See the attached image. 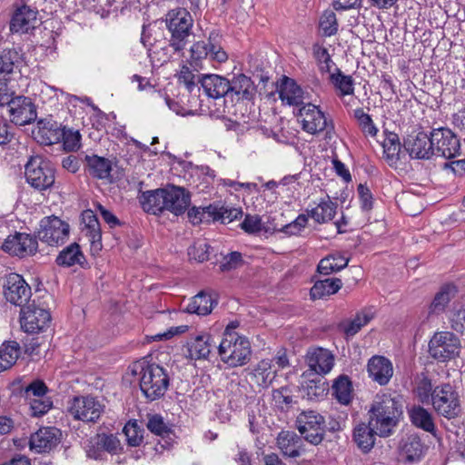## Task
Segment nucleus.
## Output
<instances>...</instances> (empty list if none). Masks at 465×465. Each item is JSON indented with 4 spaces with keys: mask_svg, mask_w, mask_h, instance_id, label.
I'll list each match as a JSON object with an SVG mask.
<instances>
[{
    "mask_svg": "<svg viewBox=\"0 0 465 465\" xmlns=\"http://www.w3.org/2000/svg\"><path fill=\"white\" fill-rule=\"evenodd\" d=\"M403 414L401 397L391 393L377 394L369 410V420L378 436L389 437Z\"/></svg>",
    "mask_w": 465,
    "mask_h": 465,
    "instance_id": "obj_1",
    "label": "nucleus"
},
{
    "mask_svg": "<svg viewBox=\"0 0 465 465\" xmlns=\"http://www.w3.org/2000/svg\"><path fill=\"white\" fill-rule=\"evenodd\" d=\"M133 372L139 373V387L147 401H153L164 396L170 385V375L165 368L143 361L134 364Z\"/></svg>",
    "mask_w": 465,
    "mask_h": 465,
    "instance_id": "obj_2",
    "label": "nucleus"
},
{
    "mask_svg": "<svg viewBox=\"0 0 465 465\" xmlns=\"http://www.w3.org/2000/svg\"><path fill=\"white\" fill-rule=\"evenodd\" d=\"M217 348L221 360L230 367L243 366L251 360L252 349L249 340L230 328L225 329Z\"/></svg>",
    "mask_w": 465,
    "mask_h": 465,
    "instance_id": "obj_3",
    "label": "nucleus"
},
{
    "mask_svg": "<svg viewBox=\"0 0 465 465\" xmlns=\"http://www.w3.org/2000/svg\"><path fill=\"white\" fill-rule=\"evenodd\" d=\"M430 403L439 416L448 420L462 415L459 392L450 382H443L434 387V395Z\"/></svg>",
    "mask_w": 465,
    "mask_h": 465,
    "instance_id": "obj_4",
    "label": "nucleus"
},
{
    "mask_svg": "<svg viewBox=\"0 0 465 465\" xmlns=\"http://www.w3.org/2000/svg\"><path fill=\"white\" fill-rule=\"evenodd\" d=\"M460 341L450 331L436 332L429 341V353L440 362H447L456 359L460 352Z\"/></svg>",
    "mask_w": 465,
    "mask_h": 465,
    "instance_id": "obj_5",
    "label": "nucleus"
},
{
    "mask_svg": "<svg viewBox=\"0 0 465 465\" xmlns=\"http://www.w3.org/2000/svg\"><path fill=\"white\" fill-rule=\"evenodd\" d=\"M26 182L35 189L43 191L50 188L54 183V170L51 163L40 156L29 159L25 167Z\"/></svg>",
    "mask_w": 465,
    "mask_h": 465,
    "instance_id": "obj_6",
    "label": "nucleus"
},
{
    "mask_svg": "<svg viewBox=\"0 0 465 465\" xmlns=\"http://www.w3.org/2000/svg\"><path fill=\"white\" fill-rule=\"evenodd\" d=\"M85 450L88 458L104 460L106 454L118 455L123 452L124 448L116 434L101 432L87 440Z\"/></svg>",
    "mask_w": 465,
    "mask_h": 465,
    "instance_id": "obj_7",
    "label": "nucleus"
},
{
    "mask_svg": "<svg viewBox=\"0 0 465 465\" xmlns=\"http://www.w3.org/2000/svg\"><path fill=\"white\" fill-rule=\"evenodd\" d=\"M69 224L56 216L44 217L39 223L36 237L50 246L64 244L69 238Z\"/></svg>",
    "mask_w": 465,
    "mask_h": 465,
    "instance_id": "obj_8",
    "label": "nucleus"
},
{
    "mask_svg": "<svg viewBox=\"0 0 465 465\" xmlns=\"http://www.w3.org/2000/svg\"><path fill=\"white\" fill-rule=\"evenodd\" d=\"M297 429L302 438L307 442L317 446L324 440V417L314 411L302 412L296 420Z\"/></svg>",
    "mask_w": 465,
    "mask_h": 465,
    "instance_id": "obj_9",
    "label": "nucleus"
},
{
    "mask_svg": "<svg viewBox=\"0 0 465 465\" xmlns=\"http://www.w3.org/2000/svg\"><path fill=\"white\" fill-rule=\"evenodd\" d=\"M50 322L51 314L49 311L36 305L35 300L21 308L20 324L24 331L38 333L47 329Z\"/></svg>",
    "mask_w": 465,
    "mask_h": 465,
    "instance_id": "obj_10",
    "label": "nucleus"
},
{
    "mask_svg": "<svg viewBox=\"0 0 465 465\" xmlns=\"http://www.w3.org/2000/svg\"><path fill=\"white\" fill-rule=\"evenodd\" d=\"M69 413L84 422L95 423L104 411V405L92 396L74 397L68 408Z\"/></svg>",
    "mask_w": 465,
    "mask_h": 465,
    "instance_id": "obj_11",
    "label": "nucleus"
},
{
    "mask_svg": "<svg viewBox=\"0 0 465 465\" xmlns=\"http://www.w3.org/2000/svg\"><path fill=\"white\" fill-rule=\"evenodd\" d=\"M433 155L451 159L460 154V143L457 135L449 128L434 129L430 133Z\"/></svg>",
    "mask_w": 465,
    "mask_h": 465,
    "instance_id": "obj_12",
    "label": "nucleus"
},
{
    "mask_svg": "<svg viewBox=\"0 0 465 465\" xmlns=\"http://www.w3.org/2000/svg\"><path fill=\"white\" fill-rule=\"evenodd\" d=\"M3 292L5 300L10 303L23 308L31 298L32 290L30 285L18 273H9L5 277Z\"/></svg>",
    "mask_w": 465,
    "mask_h": 465,
    "instance_id": "obj_13",
    "label": "nucleus"
},
{
    "mask_svg": "<svg viewBox=\"0 0 465 465\" xmlns=\"http://www.w3.org/2000/svg\"><path fill=\"white\" fill-rule=\"evenodd\" d=\"M298 115L302 117V129L312 134L326 130L327 134L333 131L334 126L328 124L327 118L318 106L307 103L299 108Z\"/></svg>",
    "mask_w": 465,
    "mask_h": 465,
    "instance_id": "obj_14",
    "label": "nucleus"
},
{
    "mask_svg": "<svg viewBox=\"0 0 465 465\" xmlns=\"http://www.w3.org/2000/svg\"><path fill=\"white\" fill-rule=\"evenodd\" d=\"M36 236L25 232H15L9 235L4 242L2 249L12 254L24 258L35 254L38 249Z\"/></svg>",
    "mask_w": 465,
    "mask_h": 465,
    "instance_id": "obj_15",
    "label": "nucleus"
},
{
    "mask_svg": "<svg viewBox=\"0 0 465 465\" xmlns=\"http://www.w3.org/2000/svg\"><path fill=\"white\" fill-rule=\"evenodd\" d=\"M10 120L15 125H26L35 122L37 117L36 106L32 99L26 96H15L8 106Z\"/></svg>",
    "mask_w": 465,
    "mask_h": 465,
    "instance_id": "obj_16",
    "label": "nucleus"
},
{
    "mask_svg": "<svg viewBox=\"0 0 465 465\" xmlns=\"http://www.w3.org/2000/svg\"><path fill=\"white\" fill-rule=\"evenodd\" d=\"M403 147L413 159H430L433 155L430 134L423 131L412 132L403 141Z\"/></svg>",
    "mask_w": 465,
    "mask_h": 465,
    "instance_id": "obj_17",
    "label": "nucleus"
},
{
    "mask_svg": "<svg viewBox=\"0 0 465 465\" xmlns=\"http://www.w3.org/2000/svg\"><path fill=\"white\" fill-rule=\"evenodd\" d=\"M216 347L209 333L191 335L183 346L182 351L185 358L193 361L206 360L212 350Z\"/></svg>",
    "mask_w": 465,
    "mask_h": 465,
    "instance_id": "obj_18",
    "label": "nucleus"
},
{
    "mask_svg": "<svg viewBox=\"0 0 465 465\" xmlns=\"http://www.w3.org/2000/svg\"><path fill=\"white\" fill-rule=\"evenodd\" d=\"M164 194V211L176 216L184 213L191 203V193L183 187L169 184Z\"/></svg>",
    "mask_w": 465,
    "mask_h": 465,
    "instance_id": "obj_19",
    "label": "nucleus"
},
{
    "mask_svg": "<svg viewBox=\"0 0 465 465\" xmlns=\"http://www.w3.org/2000/svg\"><path fill=\"white\" fill-rule=\"evenodd\" d=\"M61 436V430L55 427L40 428L30 437V449L37 453L48 452L58 445Z\"/></svg>",
    "mask_w": 465,
    "mask_h": 465,
    "instance_id": "obj_20",
    "label": "nucleus"
},
{
    "mask_svg": "<svg viewBox=\"0 0 465 465\" xmlns=\"http://www.w3.org/2000/svg\"><path fill=\"white\" fill-rule=\"evenodd\" d=\"M34 139L44 145H50L61 142L64 135V128L52 119H40L32 131Z\"/></svg>",
    "mask_w": 465,
    "mask_h": 465,
    "instance_id": "obj_21",
    "label": "nucleus"
},
{
    "mask_svg": "<svg viewBox=\"0 0 465 465\" xmlns=\"http://www.w3.org/2000/svg\"><path fill=\"white\" fill-rule=\"evenodd\" d=\"M84 171L93 179L114 182L113 161L109 158L95 153L86 154L84 156Z\"/></svg>",
    "mask_w": 465,
    "mask_h": 465,
    "instance_id": "obj_22",
    "label": "nucleus"
},
{
    "mask_svg": "<svg viewBox=\"0 0 465 465\" xmlns=\"http://www.w3.org/2000/svg\"><path fill=\"white\" fill-rule=\"evenodd\" d=\"M228 97L232 101L252 100L256 93V87L252 79L243 74L234 75L228 82Z\"/></svg>",
    "mask_w": 465,
    "mask_h": 465,
    "instance_id": "obj_23",
    "label": "nucleus"
},
{
    "mask_svg": "<svg viewBox=\"0 0 465 465\" xmlns=\"http://www.w3.org/2000/svg\"><path fill=\"white\" fill-rule=\"evenodd\" d=\"M367 371L369 376L381 386L388 384L393 375L391 361L380 355H374L369 360Z\"/></svg>",
    "mask_w": 465,
    "mask_h": 465,
    "instance_id": "obj_24",
    "label": "nucleus"
},
{
    "mask_svg": "<svg viewBox=\"0 0 465 465\" xmlns=\"http://www.w3.org/2000/svg\"><path fill=\"white\" fill-rule=\"evenodd\" d=\"M306 362L311 371L324 375L331 371L334 365L332 353L323 348H315L307 352Z\"/></svg>",
    "mask_w": 465,
    "mask_h": 465,
    "instance_id": "obj_25",
    "label": "nucleus"
},
{
    "mask_svg": "<svg viewBox=\"0 0 465 465\" xmlns=\"http://www.w3.org/2000/svg\"><path fill=\"white\" fill-rule=\"evenodd\" d=\"M303 440L293 431L282 430L278 434L276 443L283 456L297 458L305 451Z\"/></svg>",
    "mask_w": 465,
    "mask_h": 465,
    "instance_id": "obj_26",
    "label": "nucleus"
},
{
    "mask_svg": "<svg viewBox=\"0 0 465 465\" xmlns=\"http://www.w3.org/2000/svg\"><path fill=\"white\" fill-rule=\"evenodd\" d=\"M206 95L213 99L221 97H228V82L229 79L218 74H203L198 79Z\"/></svg>",
    "mask_w": 465,
    "mask_h": 465,
    "instance_id": "obj_27",
    "label": "nucleus"
},
{
    "mask_svg": "<svg viewBox=\"0 0 465 465\" xmlns=\"http://www.w3.org/2000/svg\"><path fill=\"white\" fill-rule=\"evenodd\" d=\"M38 12L27 5L15 6L11 19L9 29H35Z\"/></svg>",
    "mask_w": 465,
    "mask_h": 465,
    "instance_id": "obj_28",
    "label": "nucleus"
},
{
    "mask_svg": "<svg viewBox=\"0 0 465 465\" xmlns=\"http://www.w3.org/2000/svg\"><path fill=\"white\" fill-rule=\"evenodd\" d=\"M377 430L368 423L361 422L354 429L352 433L353 441L363 452L369 453L375 445Z\"/></svg>",
    "mask_w": 465,
    "mask_h": 465,
    "instance_id": "obj_29",
    "label": "nucleus"
},
{
    "mask_svg": "<svg viewBox=\"0 0 465 465\" xmlns=\"http://www.w3.org/2000/svg\"><path fill=\"white\" fill-rule=\"evenodd\" d=\"M82 221L84 224V232L88 237L93 249L100 251L102 245V232L98 218L92 210H85L82 213Z\"/></svg>",
    "mask_w": 465,
    "mask_h": 465,
    "instance_id": "obj_30",
    "label": "nucleus"
},
{
    "mask_svg": "<svg viewBox=\"0 0 465 465\" xmlns=\"http://www.w3.org/2000/svg\"><path fill=\"white\" fill-rule=\"evenodd\" d=\"M304 93L302 89L295 83L294 80L285 77L280 91L279 95L282 102H286L290 105L303 106L307 103H304Z\"/></svg>",
    "mask_w": 465,
    "mask_h": 465,
    "instance_id": "obj_31",
    "label": "nucleus"
},
{
    "mask_svg": "<svg viewBox=\"0 0 465 465\" xmlns=\"http://www.w3.org/2000/svg\"><path fill=\"white\" fill-rule=\"evenodd\" d=\"M85 256L83 253L78 243L73 242L64 247L56 256L55 262L61 267H72L75 264L84 266L85 263Z\"/></svg>",
    "mask_w": 465,
    "mask_h": 465,
    "instance_id": "obj_32",
    "label": "nucleus"
},
{
    "mask_svg": "<svg viewBox=\"0 0 465 465\" xmlns=\"http://www.w3.org/2000/svg\"><path fill=\"white\" fill-rule=\"evenodd\" d=\"M164 193L165 187L143 192L139 198L143 209L153 214L164 212Z\"/></svg>",
    "mask_w": 465,
    "mask_h": 465,
    "instance_id": "obj_33",
    "label": "nucleus"
},
{
    "mask_svg": "<svg viewBox=\"0 0 465 465\" xmlns=\"http://www.w3.org/2000/svg\"><path fill=\"white\" fill-rule=\"evenodd\" d=\"M218 302L213 298L208 292L202 291L193 297L185 311L188 313H195L197 315H208L212 312L213 307Z\"/></svg>",
    "mask_w": 465,
    "mask_h": 465,
    "instance_id": "obj_34",
    "label": "nucleus"
},
{
    "mask_svg": "<svg viewBox=\"0 0 465 465\" xmlns=\"http://www.w3.org/2000/svg\"><path fill=\"white\" fill-rule=\"evenodd\" d=\"M22 56L14 48L5 49L0 54V81H7L21 64Z\"/></svg>",
    "mask_w": 465,
    "mask_h": 465,
    "instance_id": "obj_35",
    "label": "nucleus"
},
{
    "mask_svg": "<svg viewBox=\"0 0 465 465\" xmlns=\"http://www.w3.org/2000/svg\"><path fill=\"white\" fill-rule=\"evenodd\" d=\"M337 203L331 201L327 196L318 203V205L308 212L309 217L318 223H325L332 220L335 216Z\"/></svg>",
    "mask_w": 465,
    "mask_h": 465,
    "instance_id": "obj_36",
    "label": "nucleus"
},
{
    "mask_svg": "<svg viewBox=\"0 0 465 465\" xmlns=\"http://www.w3.org/2000/svg\"><path fill=\"white\" fill-rule=\"evenodd\" d=\"M342 286L339 278H327L315 282L311 288L310 295L312 300L322 299L325 296L336 293Z\"/></svg>",
    "mask_w": 465,
    "mask_h": 465,
    "instance_id": "obj_37",
    "label": "nucleus"
},
{
    "mask_svg": "<svg viewBox=\"0 0 465 465\" xmlns=\"http://www.w3.org/2000/svg\"><path fill=\"white\" fill-rule=\"evenodd\" d=\"M332 395L342 405H348L352 400V384L347 375H340L331 386Z\"/></svg>",
    "mask_w": 465,
    "mask_h": 465,
    "instance_id": "obj_38",
    "label": "nucleus"
},
{
    "mask_svg": "<svg viewBox=\"0 0 465 465\" xmlns=\"http://www.w3.org/2000/svg\"><path fill=\"white\" fill-rule=\"evenodd\" d=\"M455 286L451 284L443 285L440 290L435 294L430 307V314H440L443 312L456 293Z\"/></svg>",
    "mask_w": 465,
    "mask_h": 465,
    "instance_id": "obj_39",
    "label": "nucleus"
},
{
    "mask_svg": "<svg viewBox=\"0 0 465 465\" xmlns=\"http://www.w3.org/2000/svg\"><path fill=\"white\" fill-rule=\"evenodd\" d=\"M193 22L192 15L184 8L171 10L165 19L168 29H191Z\"/></svg>",
    "mask_w": 465,
    "mask_h": 465,
    "instance_id": "obj_40",
    "label": "nucleus"
},
{
    "mask_svg": "<svg viewBox=\"0 0 465 465\" xmlns=\"http://www.w3.org/2000/svg\"><path fill=\"white\" fill-rule=\"evenodd\" d=\"M410 418L413 425L434 434L436 428L432 415L421 406L413 407L410 411Z\"/></svg>",
    "mask_w": 465,
    "mask_h": 465,
    "instance_id": "obj_41",
    "label": "nucleus"
},
{
    "mask_svg": "<svg viewBox=\"0 0 465 465\" xmlns=\"http://www.w3.org/2000/svg\"><path fill=\"white\" fill-rule=\"evenodd\" d=\"M424 450L423 443L416 435L407 437L401 448L402 455L410 462L420 460L424 454Z\"/></svg>",
    "mask_w": 465,
    "mask_h": 465,
    "instance_id": "obj_42",
    "label": "nucleus"
},
{
    "mask_svg": "<svg viewBox=\"0 0 465 465\" xmlns=\"http://www.w3.org/2000/svg\"><path fill=\"white\" fill-rule=\"evenodd\" d=\"M20 354L18 342L12 341L5 342L0 347V372L11 368Z\"/></svg>",
    "mask_w": 465,
    "mask_h": 465,
    "instance_id": "obj_43",
    "label": "nucleus"
},
{
    "mask_svg": "<svg viewBox=\"0 0 465 465\" xmlns=\"http://www.w3.org/2000/svg\"><path fill=\"white\" fill-rule=\"evenodd\" d=\"M383 153L388 163L391 166L400 160L401 144L400 138L395 133H389L382 143Z\"/></svg>",
    "mask_w": 465,
    "mask_h": 465,
    "instance_id": "obj_44",
    "label": "nucleus"
},
{
    "mask_svg": "<svg viewBox=\"0 0 465 465\" xmlns=\"http://www.w3.org/2000/svg\"><path fill=\"white\" fill-rule=\"evenodd\" d=\"M48 387L44 381L36 379L30 383L19 388V394L25 398L26 402L32 401L35 399H43L48 392Z\"/></svg>",
    "mask_w": 465,
    "mask_h": 465,
    "instance_id": "obj_45",
    "label": "nucleus"
},
{
    "mask_svg": "<svg viewBox=\"0 0 465 465\" xmlns=\"http://www.w3.org/2000/svg\"><path fill=\"white\" fill-rule=\"evenodd\" d=\"M349 260L341 255H329L322 259L317 266L319 273L329 275L348 265Z\"/></svg>",
    "mask_w": 465,
    "mask_h": 465,
    "instance_id": "obj_46",
    "label": "nucleus"
},
{
    "mask_svg": "<svg viewBox=\"0 0 465 465\" xmlns=\"http://www.w3.org/2000/svg\"><path fill=\"white\" fill-rule=\"evenodd\" d=\"M330 81L341 93V95H350L354 92V81L351 75L344 74L339 68L330 74Z\"/></svg>",
    "mask_w": 465,
    "mask_h": 465,
    "instance_id": "obj_47",
    "label": "nucleus"
},
{
    "mask_svg": "<svg viewBox=\"0 0 465 465\" xmlns=\"http://www.w3.org/2000/svg\"><path fill=\"white\" fill-rule=\"evenodd\" d=\"M374 317L371 309H364L358 312L345 327L344 332L348 336L355 335L363 326L367 325Z\"/></svg>",
    "mask_w": 465,
    "mask_h": 465,
    "instance_id": "obj_48",
    "label": "nucleus"
},
{
    "mask_svg": "<svg viewBox=\"0 0 465 465\" xmlns=\"http://www.w3.org/2000/svg\"><path fill=\"white\" fill-rule=\"evenodd\" d=\"M146 427L152 433L163 439L169 437L173 432L171 426L160 414H149Z\"/></svg>",
    "mask_w": 465,
    "mask_h": 465,
    "instance_id": "obj_49",
    "label": "nucleus"
},
{
    "mask_svg": "<svg viewBox=\"0 0 465 465\" xmlns=\"http://www.w3.org/2000/svg\"><path fill=\"white\" fill-rule=\"evenodd\" d=\"M434 387L431 383V380L421 373V376L417 381L415 391L420 402L430 403L434 395Z\"/></svg>",
    "mask_w": 465,
    "mask_h": 465,
    "instance_id": "obj_50",
    "label": "nucleus"
},
{
    "mask_svg": "<svg viewBox=\"0 0 465 465\" xmlns=\"http://www.w3.org/2000/svg\"><path fill=\"white\" fill-rule=\"evenodd\" d=\"M123 431L126 436V441L129 446L138 447L142 444L144 430L138 425L136 420L127 422Z\"/></svg>",
    "mask_w": 465,
    "mask_h": 465,
    "instance_id": "obj_51",
    "label": "nucleus"
},
{
    "mask_svg": "<svg viewBox=\"0 0 465 465\" xmlns=\"http://www.w3.org/2000/svg\"><path fill=\"white\" fill-rule=\"evenodd\" d=\"M312 54L319 65L320 71L322 73H331V66L334 65V64L327 48L316 43L312 45Z\"/></svg>",
    "mask_w": 465,
    "mask_h": 465,
    "instance_id": "obj_52",
    "label": "nucleus"
},
{
    "mask_svg": "<svg viewBox=\"0 0 465 465\" xmlns=\"http://www.w3.org/2000/svg\"><path fill=\"white\" fill-rule=\"evenodd\" d=\"M353 116L357 120L358 124L366 135L371 137L375 136L378 133V129L375 126L370 114H365L362 108H357L353 112Z\"/></svg>",
    "mask_w": 465,
    "mask_h": 465,
    "instance_id": "obj_53",
    "label": "nucleus"
},
{
    "mask_svg": "<svg viewBox=\"0 0 465 465\" xmlns=\"http://www.w3.org/2000/svg\"><path fill=\"white\" fill-rule=\"evenodd\" d=\"M209 47L210 42L208 44L204 42H197L191 47L192 60L190 61V65L194 69V71H198V68H202L201 61L203 58L205 59L210 54Z\"/></svg>",
    "mask_w": 465,
    "mask_h": 465,
    "instance_id": "obj_54",
    "label": "nucleus"
},
{
    "mask_svg": "<svg viewBox=\"0 0 465 465\" xmlns=\"http://www.w3.org/2000/svg\"><path fill=\"white\" fill-rule=\"evenodd\" d=\"M254 375L262 378V384L269 386L275 377V371H272V364L269 360L261 361L254 369Z\"/></svg>",
    "mask_w": 465,
    "mask_h": 465,
    "instance_id": "obj_55",
    "label": "nucleus"
},
{
    "mask_svg": "<svg viewBox=\"0 0 465 465\" xmlns=\"http://www.w3.org/2000/svg\"><path fill=\"white\" fill-rule=\"evenodd\" d=\"M30 408V414L33 417H41L48 412L53 407V401L50 397L43 399H35L27 402Z\"/></svg>",
    "mask_w": 465,
    "mask_h": 465,
    "instance_id": "obj_56",
    "label": "nucleus"
},
{
    "mask_svg": "<svg viewBox=\"0 0 465 465\" xmlns=\"http://www.w3.org/2000/svg\"><path fill=\"white\" fill-rule=\"evenodd\" d=\"M193 70L191 65L183 64L178 74L179 83L183 84L189 92H193L199 83L195 80L196 75L193 74Z\"/></svg>",
    "mask_w": 465,
    "mask_h": 465,
    "instance_id": "obj_57",
    "label": "nucleus"
},
{
    "mask_svg": "<svg viewBox=\"0 0 465 465\" xmlns=\"http://www.w3.org/2000/svg\"><path fill=\"white\" fill-rule=\"evenodd\" d=\"M240 227L249 234H256L262 230V219L259 215L246 214Z\"/></svg>",
    "mask_w": 465,
    "mask_h": 465,
    "instance_id": "obj_58",
    "label": "nucleus"
},
{
    "mask_svg": "<svg viewBox=\"0 0 465 465\" xmlns=\"http://www.w3.org/2000/svg\"><path fill=\"white\" fill-rule=\"evenodd\" d=\"M243 263L242 255L239 252H232L223 258L219 267L222 272L234 270Z\"/></svg>",
    "mask_w": 465,
    "mask_h": 465,
    "instance_id": "obj_59",
    "label": "nucleus"
},
{
    "mask_svg": "<svg viewBox=\"0 0 465 465\" xmlns=\"http://www.w3.org/2000/svg\"><path fill=\"white\" fill-rule=\"evenodd\" d=\"M65 151L74 152L80 148L81 134L78 131L66 130L64 128V135L61 137Z\"/></svg>",
    "mask_w": 465,
    "mask_h": 465,
    "instance_id": "obj_60",
    "label": "nucleus"
},
{
    "mask_svg": "<svg viewBox=\"0 0 465 465\" xmlns=\"http://www.w3.org/2000/svg\"><path fill=\"white\" fill-rule=\"evenodd\" d=\"M307 223L308 216L305 214H300L294 221L282 226L279 231L287 235H296L305 228Z\"/></svg>",
    "mask_w": 465,
    "mask_h": 465,
    "instance_id": "obj_61",
    "label": "nucleus"
},
{
    "mask_svg": "<svg viewBox=\"0 0 465 465\" xmlns=\"http://www.w3.org/2000/svg\"><path fill=\"white\" fill-rule=\"evenodd\" d=\"M450 326L457 332H462L465 329V304L455 307L450 315Z\"/></svg>",
    "mask_w": 465,
    "mask_h": 465,
    "instance_id": "obj_62",
    "label": "nucleus"
},
{
    "mask_svg": "<svg viewBox=\"0 0 465 465\" xmlns=\"http://www.w3.org/2000/svg\"><path fill=\"white\" fill-rule=\"evenodd\" d=\"M210 249L211 247L208 243L199 242L189 248L188 254L199 262H203L209 260Z\"/></svg>",
    "mask_w": 465,
    "mask_h": 465,
    "instance_id": "obj_63",
    "label": "nucleus"
},
{
    "mask_svg": "<svg viewBox=\"0 0 465 465\" xmlns=\"http://www.w3.org/2000/svg\"><path fill=\"white\" fill-rule=\"evenodd\" d=\"M192 31H171L170 45L178 52L184 49Z\"/></svg>",
    "mask_w": 465,
    "mask_h": 465,
    "instance_id": "obj_64",
    "label": "nucleus"
}]
</instances>
